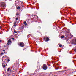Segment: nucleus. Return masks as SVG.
I'll use <instances>...</instances> for the list:
<instances>
[{
  "instance_id": "obj_5",
  "label": "nucleus",
  "mask_w": 76,
  "mask_h": 76,
  "mask_svg": "<svg viewBox=\"0 0 76 76\" xmlns=\"http://www.w3.org/2000/svg\"><path fill=\"white\" fill-rule=\"evenodd\" d=\"M43 69L44 70H46L47 69V66L45 64L43 66Z\"/></svg>"
},
{
  "instance_id": "obj_33",
  "label": "nucleus",
  "mask_w": 76,
  "mask_h": 76,
  "mask_svg": "<svg viewBox=\"0 0 76 76\" xmlns=\"http://www.w3.org/2000/svg\"><path fill=\"white\" fill-rule=\"evenodd\" d=\"M7 64H6V66H7Z\"/></svg>"
},
{
  "instance_id": "obj_31",
  "label": "nucleus",
  "mask_w": 76,
  "mask_h": 76,
  "mask_svg": "<svg viewBox=\"0 0 76 76\" xmlns=\"http://www.w3.org/2000/svg\"><path fill=\"white\" fill-rule=\"evenodd\" d=\"M34 16H36V15H34Z\"/></svg>"
},
{
  "instance_id": "obj_19",
  "label": "nucleus",
  "mask_w": 76,
  "mask_h": 76,
  "mask_svg": "<svg viewBox=\"0 0 76 76\" xmlns=\"http://www.w3.org/2000/svg\"><path fill=\"white\" fill-rule=\"evenodd\" d=\"M5 65H3V68H4V67H5Z\"/></svg>"
},
{
  "instance_id": "obj_29",
  "label": "nucleus",
  "mask_w": 76,
  "mask_h": 76,
  "mask_svg": "<svg viewBox=\"0 0 76 76\" xmlns=\"http://www.w3.org/2000/svg\"><path fill=\"white\" fill-rule=\"evenodd\" d=\"M15 4V6H16V5Z\"/></svg>"
},
{
  "instance_id": "obj_2",
  "label": "nucleus",
  "mask_w": 76,
  "mask_h": 76,
  "mask_svg": "<svg viewBox=\"0 0 76 76\" xmlns=\"http://www.w3.org/2000/svg\"><path fill=\"white\" fill-rule=\"evenodd\" d=\"M71 43L72 44H74V45H76V39L75 40H72L70 41Z\"/></svg>"
},
{
  "instance_id": "obj_15",
  "label": "nucleus",
  "mask_w": 76,
  "mask_h": 76,
  "mask_svg": "<svg viewBox=\"0 0 76 76\" xmlns=\"http://www.w3.org/2000/svg\"><path fill=\"white\" fill-rule=\"evenodd\" d=\"M18 18L17 17L16 19V20H18Z\"/></svg>"
},
{
  "instance_id": "obj_21",
  "label": "nucleus",
  "mask_w": 76,
  "mask_h": 76,
  "mask_svg": "<svg viewBox=\"0 0 76 76\" xmlns=\"http://www.w3.org/2000/svg\"><path fill=\"white\" fill-rule=\"evenodd\" d=\"M12 39H13V40H15V38H12Z\"/></svg>"
},
{
  "instance_id": "obj_25",
  "label": "nucleus",
  "mask_w": 76,
  "mask_h": 76,
  "mask_svg": "<svg viewBox=\"0 0 76 76\" xmlns=\"http://www.w3.org/2000/svg\"><path fill=\"white\" fill-rule=\"evenodd\" d=\"M1 42V40H0V42Z\"/></svg>"
},
{
  "instance_id": "obj_3",
  "label": "nucleus",
  "mask_w": 76,
  "mask_h": 76,
  "mask_svg": "<svg viewBox=\"0 0 76 76\" xmlns=\"http://www.w3.org/2000/svg\"><path fill=\"white\" fill-rule=\"evenodd\" d=\"M67 32V34H66V37H68V38H69V37H70V36H71V34H70V31H68Z\"/></svg>"
},
{
  "instance_id": "obj_35",
  "label": "nucleus",
  "mask_w": 76,
  "mask_h": 76,
  "mask_svg": "<svg viewBox=\"0 0 76 76\" xmlns=\"http://www.w3.org/2000/svg\"><path fill=\"white\" fill-rule=\"evenodd\" d=\"M5 56V57L6 56Z\"/></svg>"
},
{
  "instance_id": "obj_7",
  "label": "nucleus",
  "mask_w": 76,
  "mask_h": 76,
  "mask_svg": "<svg viewBox=\"0 0 76 76\" xmlns=\"http://www.w3.org/2000/svg\"><path fill=\"white\" fill-rule=\"evenodd\" d=\"M44 40H45L46 42H47V41H49V38L47 37H44Z\"/></svg>"
},
{
  "instance_id": "obj_9",
  "label": "nucleus",
  "mask_w": 76,
  "mask_h": 76,
  "mask_svg": "<svg viewBox=\"0 0 76 76\" xmlns=\"http://www.w3.org/2000/svg\"><path fill=\"white\" fill-rule=\"evenodd\" d=\"M16 22H15L14 23V26H15V27L16 26Z\"/></svg>"
},
{
  "instance_id": "obj_8",
  "label": "nucleus",
  "mask_w": 76,
  "mask_h": 76,
  "mask_svg": "<svg viewBox=\"0 0 76 76\" xmlns=\"http://www.w3.org/2000/svg\"><path fill=\"white\" fill-rule=\"evenodd\" d=\"M72 51L76 52V46L72 49Z\"/></svg>"
},
{
  "instance_id": "obj_18",
  "label": "nucleus",
  "mask_w": 76,
  "mask_h": 76,
  "mask_svg": "<svg viewBox=\"0 0 76 76\" xmlns=\"http://www.w3.org/2000/svg\"><path fill=\"white\" fill-rule=\"evenodd\" d=\"M24 24H26V22L25 21L24 22Z\"/></svg>"
},
{
  "instance_id": "obj_20",
  "label": "nucleus",
  "mask_w": 76,
  "mask_h": 76,
  "mask_svg": "<svg viewBox=\"0 0 76 76\" xmlns=\"http://www.w3.org/2000/svg\"><path fill=\"white\" fill-rule=\"evenodd\" d=\"M14 33H16V31H14Z\"/></svg>"
},
{
  "instance_id": "obj_4",
  "label": "nucleus",
  "mask_w": 76,
  "mask_h": 76,
  "mask_svg": "<svg viewBox=\"0 0 76 76\" xmlns=\"http://www.w3.org/2000/svg\"><path fill=\"white\" fill-rule=\"evenodd\" d=\"M18 45H19V46L21 47H24V45H25L24 43L23 42L20 43V44H18Z\"/></svg>"
},
{
  "instance_id": "obj_12",
  "label": "nucleus",
  "mask_w": 76,
  "mask_h": 76,
  "mask_svg": "<svg viewBox=\"0 0 76 76\" xmlns=\"http://www.w3.org/2000/svg\"><path fill=\"white\" fill-rule=\"evenodd\" d=\"M10 68H8V69L7 70V71H8V72H9V71H10Z\"/></svg>"
},
{
  "instance_id": "obj_26",
  "label": "nucleus",
  "mask_w": 76,
  "mask_h": 76,
  "mask_svg": "<svg viewBox=\"0 0 76 76\" xmlns=\"http://www.w3.org/2000/svg\"><path fill=\"white\" fill-rule=\"evenodd\" d=\"M10 75L9 74V75H8V76H10Z\"/></svg>"
},
{
  "instance_id": "obj_28",
  "label": "nucleus",
  "mask_w": 76,
  "mask_h": 76,
  "mask_svg": "<svg viewBox=\"0 0 76 76\" xmlns=\"http://www.w3.org/2000/svg\"><path fill=\"white\" fill-rule=\"evenodd\" d=\"M37 19H38V17H37Z\"/></svg>"
},
{
  "instance_id": "obj_14",
  "label": "nucleus",
  "mask_w": 76,
  "mask_h": 76,
  "mask_svg": "<svg viewBox=\"0 0 76 76\" xmlns=\"http://www.w3.org/2000/svg\"><path fill=\"white\" fill-rule=\"evenodd\" d=\"M16 16H18V15H19V14L17 13L16 14Z\"/></svg>"
},
{
  "instance_id": "obj_10",
  "label": "nucleus",
  "mask_w": 76,
  "mask_h": 76,
  "mask_svg": "<svg viewBox=\"0 0 76 76\" xmlns=\"http://www.w3.org/2000/svg\"><path fill=\"white\" fill-rule=\"evenodd\" d=\"M18 7L17 8V9L19 10L20 9V7H19V6H18Z\"/></svg>"
},
{
  "instance_id": "obj_17",
  "label": "nucleus",
  "mask_w": 76,
  "mask_h": 76,
  "mask_svg": "<svg viewBox=\"0 0 76 76\" xmlns=\"http://www.w3.org/2000/svg\"><path fill=\"white\" fill-rule=\"evenodd\" d=\"M7 61H8L9 62V61H10V59H7Z\"/></svg>"
},
{
  "instance_id": "obj_30",
  "label": "nucleus",
  "mask_w": 76,
  "mask_h": 76,
  "mask_svg": "<svg viewBox=\"0 0 76 76\" xmlns=\"http://www.w3.org/2000/svg\"><path fill=\"white\" fill-rule=\"evenodd\" d=\"M1 28V27L0 26V29Z\"/></svg>"
},
{
  "instance_id": "obj_1",
  "label": "nucleus",
  "mask_w": 76,
  "mask_h": 76,
  "mask_svg": "<svg viewBox=\"0 0 76 76\" xmlns=\"http://www.w3.org/2000/svg\"><path fill=\"white\" fill-rule=\"evenodd\" d=\"M1 4L0 5V7H2V8H4V9H5L6 7V4L4 3L1 2Z\"/></svg>"
},
{
  "instance_id": "obj_11",
  "label": "nucleus",
  "mask_w": 76,
  "mask_h": 76,
  "mask_svg": "<svg viewBox=\"0 0 76 76\" xmlns=\"http://www.w3.org/2000/svg\"><path fill=\"white\" fill-rule=\"evenodd\" d=\"M59 45L60 47H62V45L60 44H59Z\"/></svg>"
},
{
  "instance_id": "obj_27",
  "label": "nucleus",
  "mask_w": 76,
  "mask_h": 76,
  "mask_svg": "<svg viewBox=\"0 0 76 76\" xmlns=\"http://www.w3.org/2000/svg\"><path fill=\"white\" fill-rule=\"evenodd\" d=\"M71 37H73V35H71Z\"/></svg>"
},
{
  "instance_id": "obj_22",
  "label": "nucleus",
  "mask_w": 76,
  "mask_h": 76,
  "mask_svg": "<svg viewBox=\"0 0 76 76\" xmlns=\"http://www.w3.org/2000/svg\"><path fill=\"white\" fill-rule=\"evenodd\" d=\"M0 54L1 55H2L3 54V53H1Z\"/></svg>"
},
{
  "instance_id": "obj_16",
  "label": "nucleus",
  "mask_w": 76,
  "mask_h": 76,
  "mask_svg": "<svg viewBox=\"0 0 76 76\" xmlns=\"http://www.w3.org/2000/svg\"><path fill=\"white\" fill-rule=\"evenodd\" d=\"M38 29H41V27H38Z\"/></svg>"
},
{
  "instance_id": "obj_24",
  "label": "nucleus",
  "mask_w": 76,
  "mask_h": 76,
  "mask_svg": "<svg viewBox=\"0 0 76 76\" xmlns=\"http://www.w3.org/2000/svg\"><path fill=\"white\" fill-rule=\"evenodd\" d=\"M3 51H5V50H3Z\"/></svg>"
},
{
  "instance_id": "obj_34",
  "label": "nucleus",
  "mask_w": 76,
  "mask_h": 76,
  "mask_svg": "<svg viewBox=\"0 0 76 76\" xmlns=\"http://www.w3.org/2000/svg\"><path fill=\"white\" fill-rule=\"evenodd\" d=\"M4 53H5V52H4Z\"/></svg>"
},
{
  "instance_id": "obj_13",
  "label": "nucleus",
  "mask_w": 76,
  "mask_h": 76,
  "mask_svg": "<svg viewBox=\"0 0 76 76\" xmlns=\"http://www.w3.org/2000/svg\"><path fill=\"white\" fill-rule=\"evenodd\" d=\"M61 38L62 39V38H64V36H62L61 37Z\"/></svg>"
},
{
  "instance_id": "obj_23",
  "label": "nucleus",
  "mask_w": 76,
  "mask_h": 76,
  "mask_svg": "<svg viewBox=\"0 0 76 76\" xmlns=\"http://www.w3.org/2000/svg\"><path fill=\"white\" fill-rule=\"evenodd\" d=\"M26 25H26V24H25V25H24V26H26Z\"/></svg>"
},
{
  "instance_id": "obj_6",
  "label": "nucleus",
  "mask_w": 76,
  "mask_h": 76,
  "mask_svg": "<svg viewBox=\"0 0 76 76\" xmlns=\"http://www.w3.org/2000/svg\"><path fill=\"white\" fill-rule=\"evenodd\" d=\"M8 43H7V45H10L12 43V41H11V39H9L8 41Z\"/></svg>"
},
{
  "instance_id": "obj_32",
  "label": "nucleus",
  "mask_w": 76,
  "mask_h": 76,
  "mask_svg": "<svg viewBox=\"0 0 76 76\" xmlns=\"http://www.w3.org/2000/svg\"><path fill=\"white\" fill-rule=\"evenodd\" d=\"M0 48H1V46H0Z\"/></svg>"
}]
</instances>
